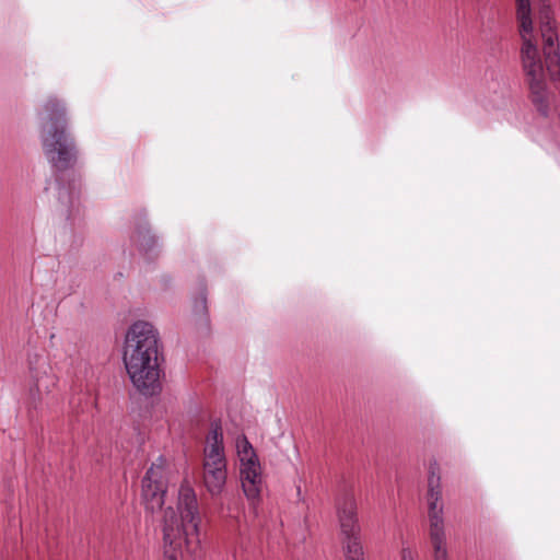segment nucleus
Returning <instances> with one entry per match:
<instances>
[{
  "label": "nucleus",
  "mask_w": 560,
  "mask_h": 560,
  "mask_svg": "<svg viewBox=\"0 0 560 560\" xmlns=\"http://www.w3.org/2000/svg\"><path fill=\"white\" fill-rule=\"evenodd\" d=\"M124 364L135 388L144 396L162 389L163 354L158 330L143 320L133 323L125 337Z\"/></svg>",
  "instance_id": "f03ea898"
},
{
  "label": "nucleus",
  "mask_w": 560,
  "mask_h": 560,
  "mask_svg": "<svg viewBox=\"0 0 560 560\" xmlns=\"http://www.w3.org/2000/svg\"><path fill=\"white\" fill-rule=\"evenodd\" d=\"M162 522V560H191L201 547V514L197 494L189 482L180 485L176 508H167Z\"/></svg>",
  "instance_id": "7ed1b4c3"
},
{
  "label": "nucleus",
  "mask_w": 560,
  "mask_h": 560,
  "mask_svg": "<svg viewBox=\"0 0 560 560\" xmlns=\"http://www.w3.org/2000/svg\"><path fill=\"white\" fill-rule=\"evenodd\" d=\"M235 465L244 495L252 504L259 502L262 488V466L258 454L244 434L234 440Z\"/></svg>",
  "instance_id": "423d86ee"
},
{
  "label": "nucleus",
  "mask_w": 560,
  "mask_h": 560,
  "mask_svg": "<svg viewBox=\"0 0 560 560\" xmlns=\"http://www.w3.org/2000/svg\"><path fill=\"white\" fill-rule=\"evenodd\" d=\"M167 488V472L162 459L147 470L142 480V500L145 509L152 513L160 511L164 504Z\"/></svg>",
  "instance_id": "6e6552de"
},
{
  "label": "nucleus",
  "mask_w": 560,
  "mask_h": 560,
  "mask_svg": "<svg viewBox=\"0 0 560 560\" xmlns=\"http://www.w3.org/2000/svg\"><path fill=\"white\" fill-rule=\"evenodd\" d=\"M228 479L226 459H202V480L212 497L220 495Z\"/></svg>",
  "instance_id": "1a4fd4ad"
},
{
  "label": "nucleus",
  "mask_w": 560,
  "mask_h": 560,
  "mask_svg": "<svg viewBox=\"0 0 560 560\" xmlns=\"http://www.w3.org/2000/svg\"><path fill=\"white\" fill-rule=\"evenodd\" d=\"M418 551L410 547H402L400 551V560H418Z\"/></svg>",
  "instance_id": "4468645a"
},
{
  "label": "nucleus",
  "mask_w": 560,
  "mask_h": 560,
  "mask_svg": "<svg viewBox=\"0 0 560 560\" xmlns=\"http://www.w3.org/2000/svg\"><path fill=\"white\" fill-rule=\"evenodd\" d=\"M337 517L340 530L343 537L360 535V525L358 521V506L353 495L345 494L336 505Z\"/></svg>",
  "instance_id": "9d476101"
},
{
  "label": "nucleus",
  "mask_w": 560,
  "mask_h": 560,
  "mask_svg": "<svg viewBox=\"0 0 560 560\" xmlns=\"http://www.w3.org/2000/svg\"><path fill=\"white\" fill-rule=\"evenodd\" d=\"M441 468L436 460L429 463L427 502L429 506V537L433 560H448L443 518Z\"/></svg>",
  "instance_id": "39448f33"
},
{
  "label": "nucleus",
  "mask_w": 560,
  "mask_h": 560,
  "mask_svg": "<svg viewBox=\"0 0 560 560\" xmlns=\"http://www.w3.org/2000/svg\"><path fill=\"white\" fill-rule=\"evenodd\" d=\"M132 240L139 250L145 255L152 254L158 247L156 238L151 234L147 225H140L135 232Z\"/></svg>",
  "instance_id": "f8f14e48"
},
{
  "label": "nucleus",
  "mask_w": 560,
  "mask_h": 560,
  "mask_svg": "<svg viewBox=\"0 0 560 560\" xmlns=\"http://www.w3.org/2000/svg\"><path fill=\"white\" fill-rule=\"evenodd\" d=\"M202 459H226L223 431L218 422L211 423L206 435Z\"/></svg>",
  "instance_id": "9b49d317"
},
{
  "label": "nucleus",
  "mask_w": 560,
  "mask_h": 560,
  "mask_svg": "<svg viewBox=\"0 0 560 560\" xmlns=\"http://www.w3.org/2000/svg\"><path fill=\"white\" fill-rule=\"evenodd\" d=\"M27 395L31 404L36 406L44 393L55 387L57 378L52 372L50 360L45 352H30L27 355Z\"/></svg>",
  "instance_id": "0eeeda50"
},
{
  "label": "nucleus",
  "mask_w": 560,
  "mask_h": 560,
  "mask_svg": "<svg viewBox=\"0 0 560 560\" xmlns=\"http://www.w3.org/2000/svg\"><path fill=\"white\" fill-rule=\"evenodd\" d=\"M520 57L535 103L545 96V70L560 77V21L550 0H514Z\"/></svg>",
  "instance_id": "f257e3e1"
},
{
  "label": "nucleus",
  "mask_w": 560,
  "mask_h": 560,
  "mask_svg": "<svg viewBox=\"0 0 560 560\" xmlns=\"http://www.w3.org/2000/svg\"><path fill=\"white\" fill-rule=\"evenodd\" d=\"M42 144L49 163L57 170L72 167L78 158L73 138L67 132L68 118L63 102L49 97L43 105Z\"/></svg>",
  "instance_id": "20e7f679"
},
{
  "label": "nucleus",
  "mask_w": 560,
  "mask_h": 560,
  "mask_svg": "<svg viewBox=\"0 0 560 560\" xmlns=\"http://www.w3.org/2000/svg\"><path fill=\"white\" fill-rule=\"evenodd\" d=\"M342 546L346 560H364L360 535L343 537Z\"/></svg>",
  "instance_id": "ddd939ff"
}]
</instances>
